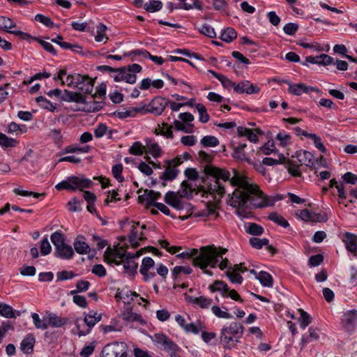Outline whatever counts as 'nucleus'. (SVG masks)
Segmentation results:
<instances>
[{
	"mask_svg": "<svg viewBox=\"0 0 357 357\" xmlns=\"http://www.w3.org/2000/svg\"><path fill=\"white\" fill-rule=\"evenodd\" d=\"M208 72L219 80L225 88L229 89L232 87L234 89L235 86H236L235 82H232L224 75L219 74L213 70H208Z\"/></svg>",
	"mask_w": 357,
	"mask_h": 357,
	"instance_id": "32",
	"label": "nucleus"
},
{
	"mask_svg": "<svg viewBox=\"0 0 357 357\" xmlns=\"http://www.w3.org/2000/svg\"><path fill=\"white\" fill-rule=\"evenodd\" d=\"M211 292L219 291L223 297H229L232 300L243 303L238 292L234 289H230L227 283L221 280H216L208 287Z\"/></svg>",
	"mask_w": 357,
	"mask_h": 357,
	"instance_id": "8",
	"label": "nucleus"
},
{
	"mask_svg": "<svg viewBox=\"0 0 357 357\" xmlns=\"http://www.w3.org/2000/svg\"><path fill=\"white\" fill-rule=\"evenodd\" d=\"M296 159L301 167L305 166L310 169L312 167V153L305 150H300L296 152Z\"/></svg>",
	"mask_w": 357,
	"mask_h": 357,
	"instance_id": "22",
	"label": "nucleus"
},
{
	"mask_svg": "<svg viewBox=\"0 0 357 357\" xmlns=\"http://www.w3.org/2000/svg\"><path fill=\"white\" fill-rule=\"evenodd\" d=\"M0 315L6 318L15 317L13 308L10 305L3 303H0Z\"/></svg>",
	"mask_w": 357,
	"mask_h": 357,
	"instance_id": "45",
	"label": "nucleus"
},
{
	"mask_svg": "<svg viewBox=\"0 0 357 357\" xmlns=\"http://www.w3.org/2000/svg\"><path fill=\"white\" fill-rule=\"evenodd\" d=\"M342 326L347 331H352L357 324V310H353L345 312L342 319Z\"/></svg>",
	"mask_w": 357,
	"mask_h": 357,
	"instance_id": "14",
	"label": "nucleus"
},
{
	"mask_svg": "<svg viewBox=\"0 0 357 357\" xmlns=\"http://www.w3.org/2000/svg\"><path fill=\"white\" fill-rule=\"evenodd\" d=\"M184 174L185 177L188 178V181H187L188 183H191L192 185H194L192 182L195 181L198 179L199 174L196 169L195 168H187ZM195 189L197 188L199 190V187L202 185L199 184V185H195Z\"/></svg>",
	"mask_w": 357,
	"mask_h": 357,
	"instance_id": "47",
	"label": "nucleus"
},
{
	"mask_svg": "<svg viewBox=\"0 0 357 357\" xmlns=\"http://www.w3.org/2000/svg\"><path fill=\"white\" fill-rule=\"evenodd\" d=\"M100 328L104 333L121 331V326L115 321H112L109 325H102Z\"/></svg>",
	"mask_w": 357,
	"mask_h": 357,
	"instance_id": "62",
	"label": "nucleus"
},
{
	"mask_svg": "<svg viewBox=\"0 0 357 357\" xmlns=\"http://www.w3.org/2000/svg\"><path fill=\"white\" fill-rule=\"evenodd\" d=\"M31 318L33 319V323L35 327L38 329L46 330L48 328V324H47V321L43 320L40 318L38 314L36 312L31 313Z\"/></svg>",
	"mask_w": 357,
	"mask_h": 357,
	"instance_id": "51",
	"label": "nucleus"
},
{
	"mask_svg": "<svg viewBox=\"0 0 357 357\" xmlns=\"http://www.w3.org/2000/svg\"><path fill=\"white\" fill-rule=\"evenodd\" d=\"M75 250L79 255H86L90 252L91 248L85 241L83 236H77L73 242Z\"/></svg>",
	"mask_w": 357,
	"mask_h": 357,
	"instance_id": "21",
	"label": "nucleus"
},
{
	"mask_svg": "<svg viewBox=\"0 0 357 357\" xmlns=\"http://www.w3.org/2000/svg\"><path fill=\"white\" fill-rule=\"evenodd\" d=\"M257 279L264 287H271L273 286V278L271 274L266 271H260L257 276Z\"/></svg>",
	"mask_w": 357,
	"mask_h": 357,
	"instance_id": "39",
	"label": "nucleus"
},
{
	"mask_svg": "<svg viewBox=\"0 0 357 357\" xmlns=\"http://www.w3.org/2000/svg\"><path fill=\"white\" fill-rule=\"evenodd\" d=\"M155 271L162 280H165L169 272L167 267L161 263L155 266V261L151 257H144L139 268L143 280L145 282L152 280L156 275Z\"/></svg>",
	"mask_w": 357,
	"mask_h": 357,
	"instance_id": "6",
	"label": "nucleus"
},
{
	"mask_svg": "<svg viewBox=\"0 0 357 357\" xmlns=\"http://www.w3.org/2000/svg\"><path fill=\"white\" fill-rule=\"evenodd\" d=\"M153 133L155 135H162L167 139L174 138L172 126L165 122L161 124H158L157 127L153 130Z\"/></svg>",
	"mask_w": 357,
	"mask_h": 357,
	"instance_id": "23",
	"label": "nucleus"
},
{
	"mask_svg": "<svg viewBox=\"0 0 357 357\" xmlns=\"http://www.w3.org/2000/svg\"><path fill=\"white\" fill-rule=\"evenodd\" d=\"M123 167V165L116 164L112 168V174L113 176L119 182L121 183L124 181V177L122 175Z\"/></svg>",
	"mask_w": 357,
	"mask_h": 357,
	"instance_id": "60",
	"label": "nucleus"
},
{
	"mask_svg": "<svg viewBox=\"0 0 357 357\" xmlns=\"http://www.w3.org/2000/svg\"><path fill=\"white\" fill-rule=\"evenodd\" d=\"M168 8L170 11H172L174 9H185L190 10L196 8L198 10H201L202 8V1H192V3H188L185 1H179L176 6H174L173 3L171 1L168 4Z\"/></svg>",
	"mask_w": 357,
	"mask_h": 357,
	"instance_id": "26",
	"label": "nucleus"
},
{
	"mask_svg": "<svg viewBox=\"0 0 357 357\" xmlns=\"http://www.w3.org/2000/svg\"><path fill=\"white\" fill-rule=\"evenodd\" d=\"M174 125L177 130H181L185 133L192 132L194 128V125L192 123H188L187 125H184L183 121H180L178 120H174Z\"/></svg>",
	"mask_w": 357,
	"mask_h": 357,
	"instance_id": "58",
	"label": "nucleus"
},
{
	"mask_svg": "<svg viewBox=\"0 0 357 357\" xmlns=\"http://www.w3.org/2000/svg\"><path fill=\"white\" fill-rule=\"evenodd\" d=\"M19 142L13 138H10L5 134L0 132V146L3 149L13 148L18 144Z\"/></svg>",
	"mask_w": 357,
	"mask_h": 357,
	"instance_id": "36",
	"label": "nucleus"
},
{
	"mask_svg": "<svg viewBox=\"0 0 357 357\" xmlns=\"http://www.w3.org/2000/svg\"><path fill=\"white\" fill-rule=\"evenodd\" d=\"M84 79L77 87L84 93H91L93 89V81L87 76H83Z\"/></svg>",
	"mask_w": 357,
	"mask_h": 357,
	"instance_id": "34",
	"label": "nucleus"
},
{
	"mask_svg": "<svg viewBox=\"0 0 357 357\" xmlns=\"http://www.w3.org/2000/svg\"><path fill=\"white\" fill-rule=\"evenodd\" d=\"M319 64L322 66H328L333 63V59L325 54H321L319 56H314V64Z\"/></svg>",
	"mask_w": 357,
	"mask_h": 357,
	"instance_id": "46",
	"label": "nucleus"
},
{
	"mask_svg": "<svg viewBox=\"0 0 357 357\" xmlns=\"http://www.w3.org/2000/svg\"><path fill=\"white\" fill-rule=\"evenodd\" d=\"M75 326V328L72 329V333L77 334L79 337L86 335L90 333L89 328L84 324V319L81 317H77L73 320Z\"/></svg>",
	"mask_w": 357,
	"mask_h": 357,
	"instance_id": "27",
	"label": "nucleus"
},
{
	"mask_svg": "<svg viewBox=\"0 0 357 357\" xmlns=\"http://www.w3.org/2000/svg\"><path fill=\"white\" fill-rule=\"evenodd\" d=\"M89 151H90L89 146L79 147V146L70 145V146H66L63 150L64 153H87Z\"/></svg>",
	"mask_w": 357,
	"mask_h": 357,
	"instance_id": "52",
	"label": "nucleus"
},
{
	"mask_svg": "<svg viewBox=\"0 0 357 357\" xmlns=\"http://www.w3.org/2000/svg\"><path fill=\"white\" fill-rule=\"evenodd\" d=\"M130 231L128 235V241L130 247L136 248L139 245V241L145 238L143 230L146 229L145 225H141L139 222H131Z\"/></svg>",
	"mask_w": 357,
	"mask_h": 357,
	"instance_id": "9",
	"label": "nucleus"
},
{
	"mask_svg": "<svg viewBox=\"0 0 357 357\" xmlns=\"http://www.w3.org/2000/svg\"><path fill=\"white\" fill-rule=\"evenodd\" d=\"M211 310L213 314L218 318L230 319L233 317L232 315L228 312V309L225 307L221 308L218 305H212Z\"/></svg>",
	"mask_w": 357,
	"mask_h": 357,
	"instance_id": "33",
	"label": "nucleus"
},
{
	"mask_svg": "<svg viewBox=\"0 0 357 357\" xmlns=\"http://www.w3.org/2000/svg\"><path fill=\"white\" fill-rule=\"evenodd\" d=\"M54 80H60L62 85L66 84L70 87L77 88L80 82L83 80L84 77L80 74L74 73L67 75L66 69H61L59 71L58 75L54 77Z\"/></svg>",
	"mask_w": 357,
	"mask_h": 357,
	"instance_id": "10",
	"label": "nucleus"
},
{
	"mask_svg": "<svg viewBox=\"0 0 357 357\" xmlns=\"http://www.w3.org/2000/svg\"><path fill=\"white\" fill-rule=\"evenodd\" d=\"M139 295L136 292H132L128 289H123L119 290L116 294V298L123 300L124 303H129V297L131 296L130 300H133V297H137Z\"/></svg>",
	"mask_w": 357,
	"mask_h": 357,
	"instance_id": "37",
	"label": "nucleus"
},
{
	"mask_svg": "<svg viewBox=\"0 0 357 357\" xmlns=\"http://www.w3.org/2000/svg\"><path fill=\"white\" fill-rule=\"evenodd\" d=\"M69 182L70 183V188L72 191L77 190L82 191L85 188H88L92 184L90 179L79 176H69Z\"/></svg>",
	"mask_w": 357,
	"mask_h": 357,
	"instance_id": "15",
	"label": "nucleus"
},
{
	"mask_svg": "<svg viewBox=\"0 0 357 357\" xmlns=\"http://www.w3.org/2000/svg\"><path fill=\"white\" fill-rule=\"evenodd\" d=\"M81 98L82 96L79 93L64 90L63 94L61 96V99L66 102H79L81 100Z\"/></svg>",
	"mask_w": 357,
	"mask_h": 357,
	"instance_id": "49",
	"label": "nucleus"
},
{
	"mask_svg": "<svg viewBox=\"0 0 357 357\" xmlns=\"http://www.w3.org/2000/svg\"><path fill=\"white\" fill-rule=\"evenodd\" d=\"M234 91L240 94H257L259 93L260 88L257 84H253L248 80H243L236 84V86L234 87Z\"/></svg>",
	"mask_w": 357,
	"mask_h": 357,
	"instance_id": "13",
	"label": "nucleus"
},
{
	"mask_svg": "<svg viewBox=\"0 0 357 357\" xmlns=\"http://www.w3.org/2000/svg\"><path fill=\"white\" fill-rule=\"evenodd\" d=\"M107 26L103 24H99L96 28V34L95 35V40L98 43H106L108 40V37L105 34Z\"/></svg>",
	"mask_w": 357,
	"mask_h": 357,
	"instance_id": "35",
	"label": "nucleus"
},
{
	"mask_svg": "<svg viewBox=\"0 0 357 357\" xmlns=\"http://www.w3.org/2000/svg\"><path fill=\"white\" fill-rule=\"evenodd\" d=\"M50 239L55 248V257L64 260L71 259L74 257L73 248L71 245L66 243L65 237L61 232L52 233Z\"/></svg>",
	"mask_w": 357,
	"mask_h": 357,
	"instance_id": "7",
	"label": "nucleus"
},
{
	"mask_svg": "<svg viewBox=\"0 0 357 357\" xmlns=\"http://www.w3.org/2000/svg\"><path fill=\"white\" fill-rule=\"evenodd\" d=\"M27 130V128L25 125H19L15 122L10 123L5 131L8 134H13L17 132H20V133H25Z\"/></svg>",
	"mask_w": 357,
	"mask_h": 357,
	"instance_id": "43",
	"label": "nucleus"
},
{
	"mask_svg": "<svg viewBox=\"0 0 357 357\" xmlns=\"http://www.w3.org/2000/svg\"><path fill=\"white\" fill-rule=\"evenodd\" d=\"M199 31L201 33H202L211 38H215V36H216L214 29L211 26L206 24H202L199 28Z\"/></svg>",
	"mask_w": 357,
	"mask_h": 357,
	"instance_id": "63",
	"label": "nucleus"
},
{
	"mask_svg": "<svg viewBox=\"0 0 357 357\" xmlns=\"http://www.w3.org/2000/svg\"><path fill=\"white\" fill-rule=\"evenodd\" d=\"M227 252L226 248H217L212 245L201 247L199 250L188 249L178 254L176 257L182 259L193 257V266L199 267L204 273L211 275L212 272L208 270V267L214 268L218 266L221 270L228 267L229 260L222 257Z\"/></svg>",
	"mask_w": 357,
	"mask_h": 357,
	"instance_id": "2",
	"label": "nucleus"
},
{
	"mask_svg": "<svg viewBox=\"0 0 357 357\" xmlns=\"http://www.w3.org/2000/svg\"><path fill=\"white\" fill-rule=\"evenodd\" d=\"M244 331L243 326L238 322H231L224 326L220 331V341L225 349H231L240 342Z\"/></svg>",
	"mask_w": 357,
	"mask_h": 357,
	"instance_id": "5",
	"label": "nucleus"
},
{
	"mask_svg": "<svg viewBox=\"0 0 357 357\" xmlns=\"http://www.w3.org/2000/svg\"><path fill=\"white\" fill-rule=\"evenodd\" d=\"M45 320L47 321V324H48V327L51 326L53 328L62 327L64 325H66L68 321V318L61 317L53 312L47 313Z\"/></svg>",
	"mask_w": 357,
	"mask_h": 357,
	"instance_id": "18",
	"label": "nucleus"
},
{
	"mask_svg": "<svg viewBox=\"0 0 357 357\" xmlns=\"http://www.w3.org/2000/svg\"><path fill=\"white\" fill-rule=\"evenodd\" d=\"M287 158L284 154L280 153L278 155L277 158H264L262 160L264 165L273 166L278 164H282L285 162Z\"/></svg>",
	"mask_w": 357,
	"mask_h": 357,
	"instance_id": "44",
	"label": "nucleus"
},
{
	"mask_svg": "<svg viewBox=\"0 0 357 357\" xmlns=\"http://www.w3.org/2000/svg\"><path fill=\"white\" fill-rule=\"evenodd\" d=\"M16 24L10 18L4 16L0 17V30L7 31L8 29L16 28Z\"/></svg>",
	"mask_w": 357,
	"mask_h": 357,
	"instance_id": "55",
	"label": "nucleus"
},
{
	"mask_svg": "<svg viewBox=\"0 0 357 357\" xmlns=\"http://www.w3.org/2000/svg\"><path fill=\"white\" fill-rule=\"evenodd\" d=\"M204 172L211 178L207 177L203 181L202 185L199 187V192L202 193V197L211 196L216 199L218 196V199L220 198L225 193V190L220 180L228 181L232 186L236 187L227 199L228 204L234 208L244 209L250 206L263 208L273 206L277 201L281 199V197L265 195L258 185L251 182L250 178L235 169H232L231 176L226 169L206 165Z\"/></svg>",
	"mask_w": 357,
	"mask_h": 357,
	"instance_id": "1",
	"label": "nucleus"
},
{
	"mask_svg": "<svg viewBox=\"0 0 357 357\" xmlns=\"http://www.w3.org/2000/svg\"><path fill=\"white\" fill-rule=\"evenodd\" d=\"M142 253V249L135 253H131L127 252L126 248L123 246L108 247L104 254V261L112 266L122 265L125 273L128 275H135L138 267L135 259L138 258Z\"/></svg>",
	"mask_w": 357,
	"mask_h": 357,
	"instance_id": "3",
	"label": "nucleus"
},
{
	"mask_svg": "<svg viewBox=\"0 0 357 357\" xmlns=\"http://www.w3.org/2000/svg\"><path fill=\"white\" fill-rule=\"evenodd\" d=\"M142 1H134L135 6L142 7ZM162 7V1H146L143 8L149 13H154L160 10Z\"/></svg>",
	"mask_w": 357,
	"mask_h": 357,
	"instance_id": "30",
	"label": "nucleus"
},
{
	"mask_svg": "<svg viewBox=\"0 0 357 357\" xmlns=\"http://www.w3.org/2000/svg\"><path fill=\"white\" fill-rule=\"evenodd\" d=\"M275 139L279 142L280 146L287 147L291 144V135L285 132H280Z\"/></svg>",
	"mask_w": 357,
	"mask_h": 357,
	"instance_id": "53",
	"label": "nucleus"
},
{
	"mask_svg": "<svg viewBox=\"0 0 357 357\" xmlns=\"http://www.w3.org/2000/svg\"><path fill=\"white\" fill-rule=\"evenodd\" d=\"M168 100L162 97L158 96L154 98L149 103V108L145 109L142 113L150 112L156 116L160 115L166 108Z\"/></svg>",
	"mask_w": 357,
	"mask_h": 357,
	"instance_id": "12",
	"label": "nucleus"
},
{
	"mask_svg": "<svg viewBox=\"0 0 357 357\" xmlns=\"http://www.w3.org/2000/svg\"><path fill=\"white\" fill-rule=\"evenodd\" d=\"M129 153L134 155H142L146 153V145H143L142 142L137 141L135 142L129 148Z\"/></svg>",
	"mask_w": 357,
	"mask_h": 357,
	"instance_id": "41",
	"label": "nucleus"
},
{
	"mask_svg": "<svg viewBox=\"0 0 357 357\" xmlns=\"http://www.w3.org/2000/svg\"><path fill=\"white\" fill-rule=\"evenodd\" d=\"M161 194L152 190H145L143 194L139 195L138 200L139 203L145 204L147 206H153L155 201L159 199Z\"/></svg>",
	"mask_w": 357,
	"mask_h": 357,
	"instance_id": "16",
	"label": "nucleus"
},
{
	"mask_svg": "<svg viewBox=\"0 0 357 357\" xmlns=\"http://www.w3.org/2000/svg\"><path fill=\"white\" fill-rule=\"evenodd\" d=\"M201 144L206 147H215L219 144V140L215 136L206 135L201 139Z\"/></svg>",
	"mask_w": 357,
	"mask_h": 357,
	"instance_id": "56",
	"label": "nucleus"
},
{
	"mask_svg": "<svg viewBox=\"0 0 357 357\" xmlns=\"http://www.w3.org/2000/svg\"><path fill=\"white\" fill-rule=\"evenodd\" d=\"M192 272V269L189 266H176L172 270V275L176 279L182 273L190 275Z\"/></svg>",
	"mask_w": 357,
	"mask_h": 357,
	"instance_id": "50",
	"label": "nucleus"
},
{
	"mask_svg": "<svg viewBox=\"0 0 357 357\" xmlns=\"http://www.w3.org/2000/svg\"><path fill=\"white\" fill-rule=\"evenodd\" d=\"M288 91L296 96H301L303 93H308L312 91V88L303 83H289Z\"/></svg>",
	"mask_w": 357,
	"mask_h": 357,
	"instance_id": "25",
	"label": "nucleus"
},
{
	"mask_svg": "<svg viewBox=\"0 0 357 357\" xmlns=\"http://www.w3.org/2000/svg\"><path fill=\"white\" fill-rule=\"evenodd\" d=\"M298 312L300 313V317L298 318L300 327L302 329H305L310 323V321H311L310 316L309 314L305 312L303 310L299 309Z\"/></svg>",
	"mask_w": 357,
	"mask_h": 357,
	"instance_id": "59",
	"label": "nucleus"
},
{
	"mask_svg": "<svg viewBox=\"0 0 357 357\" xmlns=\"http://www.w3.org/2000/svg\"><path fill=\"white\" fill-rule=\"evenodd\" d=\"M237 132L239 136L246 137L249 141L253 143L258 142L257 135H261L262 131L259 128H256L254 130L243 126L237 128Z\"/></svg>",
	"mask_w": 357,
	"mask_h": 357,
	"instance_id": "17",
	"label": "nucleus"
},
{
	"mask_svg": "<svg viewBox=\"0 0 357 357\" xmlns=\"http://www.w3.org/2000/svg\"><path fill=\"white\" fill-rule=\"evenodd\" d=\"M236 37L237 33L235 29L231 27H228L223 30L220 36L221 40L227 43H231Z\"/></svg>",
	"mask_w": 357,
	"mask_h": 357,
	"instance_id": "42",
	"label": "nucleus"
},
{
	"mask_svg": "<svg viewBox=\"0 0 357 357\" xmlns=\"http://www.w3.org/2000/svg\"><path fill=\"white\" fill-rule=\"evenodd\" d=\"M195 107L199 113V121L204 123H207L210 118L206 107L203 104L198 103L195 105Z\"/></svg>",
	"mask_w": 357,
	"mask_h": 357,
	"instance_id": "48",
	"label": "nucleus"
},
{
	"mask_svg": "<svg viewBox=\"0 0 357 357\" xmlns=\"http://www.w3.org/2000/svg\"><path fill=\"white\" fill-rule=\"evenodd\" d=\"M144 110V106L135 107L126 111L118 112L116 114V116L121 119H126L127 117H134L136 116L137 113H142Z\"/></svg>",
	"mask_w": 357,
	"mask_h": 357,
	"instance_id": "31",
	"label": "nucleus"
},
{
	"mask_svg": "<svg viewBox=\"0 0 357 357\" xmlns=\"http://www.w3.org/2000/svg\"><path fill=\"white\" fill-rule=\"evenodd\" d=\"M192 302L202 309H208L211 307L213 300L204 296H199L192 298Z\"/></svg>",
	"mask_w": 357,
	"mask_h": 357,
	"instance_id": "40",
	"label": "nucleus"
},
{
	"mask_svg": "<svg viewBox=\"0 0 357 357\" xmlns=\"http://www.w3.org/2000/svg\"><path fill=\"white\" fill-rule=\"evenodd\" d=\"M146 142V153L151 155L153 158H160L162 154V151L158 142L154 139L147 138Z\"/></svg>",
	"mask_w": 357,
	"mask_h": 357,
	"instance_id": "19",
	"label": "nucleus"
},
{
	"mask_svg": "<svg viewBox=\"0 0 357 357\" xmlns=\"http://www.w3.org/2000/svg\"><path fill=\"white\" fill-rule=\"evenodd\" d=\"M246 231L250 234L258 236L261 235L264 232V229L257 224L249 223Z\"/></svg>",
	"mask_w": 357,
	"mask_h": 357,
	"instance_id": "64",
	"label": "nucleus"
},
{
	"mask_svg": "<svg viewBox=\"0 0 357 357\" xmlns=\"http://www.w3.org/2000/svg\"><path fill=\"white\" fill-rule=\"evenodd\" d=\"M226 274L231 282L238 284L243 282V277L234 269L232 268V270H230L229 268L227 271Z\"/></svg>",
	"mask_w": 357,
	"mask_h": 357,
	"instance_id": "57",
	"label": "nucleus"
},
{
	"mask_svg": "<svg viewBox=\"0 0 357 357\" xmlns=\"http://www.w3.org/2000/svg\"><path fill=\"white\" fill-rule=\"evenodd\" d=\"M121 316L123 320L130 322H137L141 324H144L145 321L139 314L132 312L130 307L125 308L122 312Z\"/></svg>",
	"mask_w": 357,
	"mask_h": 357,
	"instance_id": "24",
	"label": "nucleus"
},
{
	"mask_svg": "<svg viewBox=\"0 0 357 357\" xmlns=\"http://www.w3.org/2000/svg\"><path fill=\"white\" fill-rule=\"evenodd\" d=\"M36 101L43 109L52 112H54L56 109V105L42 96L36 98Z\"/></svg>",
	"mask_w": 357,
	"mask_h": 357,
	"instance_id": "38",
	"label": "nucleus"
},
{
	"mask_svg": "<svg viewBox=\"0 0 357 357\" xmlns=\"http://www.w3.org/2000/svg\"><path fill=\"white\" fill-rule=\"evenodd\" d=\"M296 216L304 222L312 221V213L308 209L298 210L296 212Z\"/></svg>",
	"mask_w": 357,
	"mask_h": 357,
	"instance_id": "61",
	"label": "nucleus"
},
{
	"mask_svg": "<svg viewBox=\"0 0 357 357\" xmlns=\"http://www.w3.org/2000/svg\"><path fill=\"white\" fill-rule=\"evenodd\" d=\"M195 190V185H192L188 181H183L181 184V189L177 192L169 191L165 196V202L176 210L188 208L190 204L185 202L183 198H188L192 196Z\"/></svg>",
	"mask_w": 357,
	"mask_h": 357,
	"instance_id": "4",
	"label": "nucleus"
},
{
	"mask_svg": "<svg viewBox=\"0 0 357 357\" xmlns=\"http://www.w3.org/2000/svg\"><path fill=\"white\" fill-rule=\"evenodd\" d=\"M343 241L347 250L357 257V236L354 234L347 232L344 234Z\"/></svg>",
	"mask_w": 357,
	"mask_h": 357,
	"instance_id": "20",
	"label": "nucleus"
},
{
	"mask_svg": "<svg viewBox=\"0 0 357 357\" xmlns=\"http://www.w3.org/2000/svg\"><path fill=\"white\" fill-rule=\"evenodd\" d=\"M102 319V314L96 311H90L84 316V324L91 332L92 328Z\"/></svg>",
	"mask_w": 357,
	"mask_h": 357,
	"instance_id": "29",
	"label": "nucleus"
},
{
	"mask_svg": "<svg viewBox=\"0 0 357 357\" xmlns=\"http://www.w3.org/2000/svg\"><path fill=\"white\" fill-rule=\"evenodd\" d=\"M35 342V336L31 333L27 334L20 344L21 350L24 354H31L33 351Z\"/></svg>",
	"mask_w": 357,
	"mask_h": 357,
	"instance_id": "28",
	"label": "nucleus"
},
{
	"mask_svg": "<svg viewBox=\"0 0 357 357\" xmlns=\"http://www.w3.org/2000/svg\"><path fill=\"white\" fill-rule=\"evenodd\" d=\"M268 219L284 228H287L289 226L287 220L277 213H270Z\"/></svg>",
	"mask_w": 357,
	"mask_h": 357,
	"instance_id": "54",
	"label": "nucleus"
},
{
	"mask_svg": "<svg viewBox=\"0 0 357 357\" xmlns=\"http://www.w3.org/2000/svg\"><path fill=\"white\" fill-rule=\"evenodd\" d=\"M181 159V158H175L167 161L165 169L160 176L162 181H172L177 177L179 173L178 167L182 164Z\"/></svg>",
	"mask_w": 357,
	"mask_h": 357,
	"instance_id": "11",
	"label": "nucleus"
}]
</instances>
